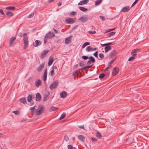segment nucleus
<instances>
[{"instance_id": "obj_5", "label": "nucleus", "mask_w": 149, "mask_h": 149, "mask_svg": "<svg viewBox=\"0 0 149 149\" xmlns=\"http://www.w3.org/2000/svg\"><path fill=\"white\" fill-rule=\"evenodd\" d=\"M119 69L117 67H114L113 69L112 74L113 76L116 75L119 71Z\"/></svg>"}, {"instance_id": "obj_43", "label": "nucleus", "mask_w": 149, "mask_h": 149, "mask_svg": "<svg viewBox=\"0 0 149 149\" xmlns=\"http://www.w3.org/2000/svg\"><path fill=\"white\" fill-rule=\"evenodd\" d=\"M64 140L66 141H68L69 140L68 137L67 135H65V136L64 137Z\"/></svg>"}, {"instance_id": "obj_63", "label": "nucleus", "mask_w": 149, "mask_h": 149, "mask_svg": "<svg viewBox=\"0 0 149 149\" xmlns=\"http://www.w3.org/2000/svg\"><path fill=\"white\" fill-rule=\"evenodd\" d=\"M45 38H45L44 39V43L45 44H46L47 41V39H46Z\"/></svg>"}, {"instance_id": "obj_45", "label": "nucleus", "mask_w": 149, "mask_h": 149, "mask_svg": "<svg viewBox=\"0 0 149 149\" xmlns=\"http://www.w3.org/2000/svg\"><path fill=\"white\" fill-rule=\"evenodd\" d=\"M50 74L52 76H53L54 75V70L53 69L50 72Z\"/></svg>"}, {"instance_id": "obj_48", "label": "nucleus", "mask_w": 149, "mask_h": 149, "mask_svg": "<svg viewBox=\"0 0 149 149\" xmlns=\"http://www.w3.org/2000/svg\"><path fill=\"white\" fill-rule=\"evenodd\" d=\"M111 67V65H108V66L105 69V71H107V70L109 69Z\"/></svg>"}, {"instance_id": "obj_18", "label": "nucleus", "mask_w": 149, "mask_h": 149, "mask_svg": "<svg viewBox=\"0 0 149 149\" xmlns=\"http://www.w3.org/2000/svg\"><path fill=\"white\" fill-rule=\"evenodd\" d=\"M117 54V51L115 50H113L110 53V56L111 57H112L116 55Z\"/></svg>"}, {"instance_id": "obj_57", "label": "nucleus", "mask_w": 149, "mask_h": 149, "mask_svg": "<svg viewBox=\"0 0 149 149\" xmlns=\"http://www.w3.org/2000/svg\"><path fill=\"white\" fill-rule=\"evenodd\" d=\"M91 140L93 142L96 141H97V139L96 138H92Z\"/></svg>"}, {"instance_id": "obj_8", "label": "nucleus", "mask_w": 149, "mask_h": 149, "mask_svg": "<svg viewBox=\"0 0 149 149\" xmlns=\"http://www.w3.org/2000/svg\"><path fill=\"white\" fill-rule=\"evenodd\" d=\"M89 58L90 59L87 62L86 64L87 65H88L92 63H94L95 62V58L92 56H90L89 57Z\"/></svg>"}, {"instance_id": "obj_25", "label": "nucleus", "mask_w": 149, "mask_h": 149, "mask_svg": "<svg viewBox=\"0 0 149 149\" xmlns=\"http://www.w3.org/2000/svg\"><path fill=\"white\" fill-rule=\"evenodd\" d=\"M104 49L105 52H107L111 49V47L110 46H107L105 47Z\"/></svg>"}, {"instance_id": "obj_54", "label": "nucleus", "mask_w": 149, "mask_h": 149, "mask_svg": "<svg viewBox=\"0 0 149 149\" xmlns=\"http://www.w3.org/2000/svg\"><path fill=\"white\" fill-rule=\"evenodd\" d=\"M115 60V59H114L112 60L109 63L108 65H111V64H112L114 61Z\"/></svg>"}, {"instance_id": "obj_38", "label": "nucleus", "mask_w": 149, "mask_h": 149, "mask_svg": "<svg viewBox=\"0 0 149 149\" xmlns=\"http://www.w3.org/2000/svg\"><path fill=\"white\" fill-rule=\"evenodd\" d=\"M90 45V43L89 42H86L84 43L83 45L82 46V48H84L86 46L89 45Z\"/></svg>"}, {"instance_id": "obj_16", "label": "nucleus", "mask_w": 149, "mask_h": 149, "mask_svg": "<svg viewBox=\"0 0 149 149\" xmlns=\"http://www.w3.org/2000/svg\"><path fill=\"white\" fill-rule=\"evenodd\" d=\"M130 8L129 6H126L123 8L121 10V11H123L124 12H126L130 10Z\"/></svg>"}, {"instance_id": "obj_24", "label": "nucleus", "mask_w": 149, "mask_h": 149, "mask_svg": "<svg viewBox=\"0 0 149 149\" xmlns=\"http://www.w3.org/2000/svg\"><path fill=\"white\" fill-rule=\"evenodd\" d=\"M132 56L128 58V61H131L132 60H133L135 58V56L136 55V54H132Z\"/></svg>"}, {"instance_id": "obj_20", "label": "nucleus", "mask_w": 149, "mask_h": 149, "mask_svg": "<svg viewBox=\"0 0 149 149\" xmlns=\"http://www.w3.org/2000/svg\"><path fill=\"white\" fill-rule=\"evenodd\" d=\"M67 95V93L66 92L63 91L60 93V96L61 98H65L66 96Z\"/></svg>"}, {"instance_id": "obj_36", "label": "nucleus", "mask_w": 149, "mask_h": 149, "mask_svg": "<svg viewBox=\"0 0 149 149\" xmlns=\"http://www.w3.org/2000/svg\"><path fill=\"white\" fill-rule=\"evenodd\" d=\"M85 65V63L84 61H82L79 63V65L80 67H83Z\"/></svg>"}, {"instance_id": "obj_44", "label": "nucleus", "mask_w": 149, "mask_h": 149, "mask_svg": "<svg viewBox=\"0 0 149 149\" xmlns=\"http://www.w3.org/2000/svg\"><path fill=\"white\" fill-rule=\"evenodd\" d=\"M88 32L90 34H93L96 33L95 31H88Z\"/></svg>"}, {"instance_id": "obj_47", "label": "nucleus", "mask_w": 149, "mask_h": 149, "mask_svg": "<svg viewBox=\"0 0 149 149\" xmlns=\"http://www.w3.org/2000/svg\"><path fill=\"white\" fill-rule=\"evenodd\" d=\"M82 58H83L85 60L88 58H89V57L86 56H82Z\"/></svg>"}, {"instance_id": "obj_55", "label": "nucleus", "mask_w": 149, "mask_h": 149, "mask_svg": "<svg viewBox=\"0 0 149 149\" xmlns=\"http://www.w3.org/2000/svg\"><path fill=\"white\" fill-rule=\"evenodd\" d=\"M100 18L102 21H104L105 20V18H104V17L102 16H100Z\"/></svg>"}, {"instance_id": "obj_60", "label": "nucleus", "mask_w": 149, "mask_h": 149, "mask_svg": "<svg viewBox=\"0 0 149 149\" xmlns=\"http://www.w3.org/2000/svg\"><path fill=\"white\" fill-rule=\"evenodd\" d=\"M93 65H90V66H86V68H91L93 66Z\"/></svg>"}, {"instance_id": "obj_40", "label": "nucleus", "mask_w": 149, "mask_h": 149, "mask_svg": "<svg viewBox=\"0 0 149 149\" xmlns=\"http://www.w3.org/2000/svg\"><path fill=\"white\" fill-rule=\"evenodd\" d=\"M92 48L90 46L88 47L86 49V50L88 52H89L91 51H92Z\"/></svg>"}, {"instance_id": "obj_9", "label": "nucleus", "mask_w": 149, "mask_h": 149, "mask_svg": "<svg viewBox=\"0 0 149 149\" xmlns=\"http://www.w3.org/2000/svg\"><path fill=\"white\" fill-rule=\"evenodd\" d=\"M45 109L44 107H41L39 109L38 112L36 113L37 115H41L43 112V111Z\"/></svg>"}, {"instance_id": "obj_26", "label": "nucleus", "mask_w": 149, "mask_h": 149, "mask_svg": "<svg viewBox=\"0 0 149 149\" xmlns=\"http://www.w3.org/2000/svg\"><path fill=\"white\" fill-rule=\"evenodd\" d=\"M6 9L9 10H14L15 9V7L12 6H8L6 7Z\"/></svg>"}, {"instance_id": "obj_53", "label": "nucleus", "mask_w": 149, "mask_h": 149, "mask_svg": "<svg viewBox=\"0 0 149 149\" xmlns=\"http://www.w3.org/2000/svg\"><path fill=\"white\" fill-rule=\"evenodd\" d=\"M13 113H14L15 114L17 115L18 114V113L19 112V111L17 110L14 111L13 112Z\"/></svg>"}, {"instance_id": "obj_41", "label": "nucleus", "mask_w": 149, "mask_h": 149, "mask_svg": "<svg viewBox=\"0 0 149 149\" xmlns=\"http://www.w3.org/2000/svg\"><path fill=\"white\" fill-rule=\"evenodd\" d=\"M105 76V74L104 73H102L100 74L99 76V78L100 79H102Z\"/></svg>"}, {"instance_id": "obj_39", "label": "nucleus", "mask_w": 149, "mask_h": 149, "mask_svg": "<svg viewBox=\"0 0 149 149\" xmlns=\"http://www.w3.org/2000/svg\"><path fill=\"white\" fill-rule=\"evenodd\" d=\"M48 98V96L47 95H44L43 97V101H45L47 100Z\"/></svg>"}, {"instance_id": "obj_62", "label": "nucleus", "mask_w": 149, "mask_h": 149, "mask_svg": "<svg viewBox=\"0 0 149 149\" xmlns=\"http://www.w3.org/2000/svg\"><path fill=\"white\" fill-rule=\"evenodd\" d=\"M53 30L54 31V32L56 33H59V32H58V31L57 30H56L54 28L53 29Z\"/></svg>"}, {"instance_id": "obj_50", "label": "nucleus", "mask_w": 149, "mask_h": 149, "mask_svg": "<svg viewBox=\"0 0 149 149\" xmlns=\"http://www.w3.org/2000/svg\"><path fill=\"white\" fill-rule=\"evenodd\" d=\"M138 0H136L132 4V5L131 7H133L134 5L136 4Z\"/></svg>"}, {"instance_id": "obj_12", "label": "nucleus", "mask_w": 149, "mask_h": 149, "mask_svg": "<svg viewBox=\"0 0 149 149\" xmlns=\"http://www.w3.org/2000/svg\"><path fill=\"white\" fill-rule=\"evenodd\" d=\"M48 52L49 51L48 50L43 51L41 55V58H44L45 57L46 54L48 53Z\"/></svg>"}, {"instance_id": "obj_58", "label": "nucleus", "mask_w": 149, "mask_h": 149, "mask_svg": "<svg viewBox=\"0 0 149 149\" xmlns=\"http://www.w3.org/2000/svg\"><path fill=\"white\" fill-rule=\"evenodd\" d=\"M0 13L3 15H4V14L3 10L1 9H0Z\"/></svg>"}, {"instance_id": "obj_49", "label": "nucleus", "mask_w": 149, "mask_h": 149, "mask_svg": "<svg viewBox=\"0 0 149 149\" xmlns=\"http://www.w3.org/2000/svg\"><path fill=\"white\" fill-rule=\"evenodd\" d=\"M35 106H34L33 107H31L30 108V110H31V112H33L34 111V110L35 109Z\"/></svg>"}, {"instance_id": "obj_1", "label": "nucleus", "mask_w": 149, "mask_h": 149, "mask_svg": "<svg viewBox=\"0 0 149 149\" xmlns=\"http://www.w3.org/2000/svg\"><path fill=\"white\" fill-rule=\"evenodd\" d=\"M23 41L24 44V49H26L29 45L28 38L26 33H24L23 34Z\"/></svg>"}, {"instance_id": "obj_10", "label": "nucleus", "mask_w": 149, "mask_h": 149, "mask_svg": "<svg viewBox=\"0 0 149 149\" xmlns=\"http://www.w3.org/2000/svg\"><path fill=\"white\" fill-rule=\"evenodd\" d=\"M71 41V38L70 36L66 38L65 40V43L66 44L70 43Z\"/></svg>"}, {"instance_id": "obj_59", "label": "nucleus", "mask_w": 149, "mask_h": 149, "mask_svg": "<svg viewBox=\"0 0 149 149\" xmlns=\"http://www.w3.org/2000/svg\"><path fill=\"white\" fill-rule=\"evenodd\" d=\"M100 45L103 47L108 46L107 43L104 44H100Z\"/></svg>"}, {"instance_id": "obj_32", "label": "nucleus", "mask_w": 149, "mask_h": 149, "mask_svg": "<svg viewBox=\"0 0 149 149\" xmlns=\"http://www.w3.org/2000/svg\"><path fill=\"white\" fill-rule=\"evenodd\" d=\"M96 136L98 138H100L102 137V135L99 132H97L96 134Z\"/></svg>"}, {"instance_id": "obj_34", "label": "nucleus", "mask_w": 149, "mask_h": 149, "mask_svg": "<svg viewBox=\"0 0 149 149\" xmlns=\"http://www.w3.org/2000/svg\"><path fill=\"white\" fill-rule=\"evenodd\" d=\"M115 33H116L115 32H111L108 34L107 36H108V37H110L111 36L114 35L115 34Z\"/></svg>"}, {"instance_id": "obj_4", "label": "nucleus", "mask_w": 149, "mask_h": 149, "mask_svg": "<svg viewBox=\"0 0 149 149\" xmlns=\"http://www.w3.org/2000/svg\"><path fill=\"white\" fill-rule=\"evenodd\" d=\"M55 35L53 33H52L51 31H49L48 33L46 34L45 38H50L53 37Z\"/></svg>"}, {"instance_id": "obj_52", "label": "nucleus", "mask_w": 149, "mask_h": 149, "mask_svg": "<svg viewBox=\"0 0 149 149\" xmlns=\"http://www.w3.org/2000/svg\"><path fill=\"white\" fill-rule=\"evenodd\" d=\"M68 149H73V148L70 145H69L68 146Z\"/></svg>"}, {"instance_id": "obj_28", "label": "nucleus", "mask_w": 149, "mask_h": 149, "mask_svg": "<svg viewBox=\"0 0 149 149\" xmlns=\"http://www.w3.org/2000/svg\"><path fill=\"white\" fill-rule=\"evenodd\" d=\"M79 8L83 12H86L87 10V9L86 8H84V7L79 6Z\"/></svg>"}, {"instance_id": "obj_31", "label": "nucleus", "mask_w": 149, "mask_h": 149, "mask_svg": "<svg viewBox=\"0 0 149 149\" xmlns=\"http://www.w3.org/2000/svg\"><path fill=\"white\" fill-rule=\"evenodd\" d=\"M102 2V0H97L95 3V5L96 6L99 5Z\"/></svg>"}, {"instance_id": "obj_11", "label": "nucleus", "mask_w": 149, "mask_h": 149, "mask_svg": "<svg viewBox=\"0 0 149 149\" xmlns=\"http://www.w3.org/2000/svg\"><path fill=\"white\" fill-rule=\"evenodd\" d=\"M41 44L42 42L40 41L37 40L35 41L33 45L34 47H37L40 45Z\"/></svg>"}, {"instance_id": "obj_30", "label": "nucleus", "mask_w": 149, "mask_h": 149, "mask_svg": "<svg viewBox=\"0 0 149 149\" xmlns=\"http://www.w3.org/2000/svg\"><path fill=\"white\" fill-rule=\"evenodd\" d=\"M54 61V59L53 58H51L50 59L49 61L48 65L49 66H50L52 63Z\"/></svg>"}, {"instance_id": "obj_33", "label": "nucleus", "mask_w": 149, "mask_h": 149, "mask_svg": "<svg viewBox=\"0 0 149 149\" xmlns=\"http://www.w3.org/2000/svg\"><path fill=\"white\" fill-rule=\"evenodd\" d=\"M66 116V114H65L64 113H63L61 115L60 118H59V120H61L62 119H63V118H64L65 117V116Z\"/></svg>"}, {"instance_id": "obj_15", "label": "nucleus", "mask_w": 149, "mask_h": 149, "mask_svg": "<svg viewBox=\"0 0 149 149\" xmlns=\"http://www.w3.org/2000/svg\"><path fill=\"white\" fill-rule=\"evenodd\" d=\"M41 84L42 83L40 79H39L35 81V85L37 87H39V86L41 85Z\"/></svg>"}, {"instance_id": "obj_3", "label": "nucleus", "mask_w": 149, "mask_h": 149, "mask_svg": "<svg viewBox=\"0 0 149 149\" xmlns=\"http://www.w3.org/2000/svg\"><path fill=\"white\" fill-rule=\"evenodd\" d=\"M76 19L74 18H68L65 20V22L68 24H71L74 23Z\"/></svg>"}, {"instance_id": "obj_6", "label": "nucleus", "mask_w": 149, "mask_h": 149, "mask_svg": "<svg viewBox=\"0 0 149 149\" xmlns=\"http://www.w3.org/2000/svg\"><path fill=\"white\" fill-rule=\"evenodd\" d=\"M79 20L83 22H85L88 20V17L86 15H84L79 18Z\"/></svg>"}, {"instance_id": "obj_22", "label": "nucleus", "mask_w": 149, "mask_h": 149, "mask_svg": "<svg viewBox=\"0 0 149 149\" xmlns=\"http://www.w3.org/2000/svg\"><path fill=\"white\" fill-rule=\"evenodd\" d=\"M19 101L20 102L23 103L24 104H25L26 103V98L25 97H23L20 98L19 100Z\"/></svg>"}, {"instance_id": "obj_42", "label": "nucleus", "mask_w": 149, "mask_h": 149, "mask_svg": "<svg viewBox=\"0 0 149 149\" xmlns=\"http://www.w3.org/2000/svg\"><path fill=\"white\" fill-rule=\"evenodd\" d=\"M99 57L101 58H103L104 57V55L102 53H100L99 54Z\"/></svg>"}, {"instance_id": "obj_21", "label": "nucleus", "mask_w": 149, "mask_h": 149, "mask_svg": "<svg viewBox=\"0 0 149 149\" xmlns=\"http://www.w3.org/2000/svg\"><path fill=\"white\" fill-rule=\"evenodd\" d=\"M141 50L140 49H133L131 52V54H137L136 53L139 52Z\"/></svg>"}, {"instance_id": "obj_46", "label": "nucleus", "mask_w": 149, "mask_h": 149, "mask_svg": "<svg viewBox=\"0 0 149 149\" xmlns=\"http://www.w3.org/2000/svg\"><path fill=\"white\" fill-rule=\"evenodd\" d=\"M34 13H31L30 14L28 17L29 18H31L33 17L34 16Z\"/></svg>"}, {"instance_id": "obj_14", "label": "nucleus", "mask_w": 149, "mask_h": 149, "mask_svg": "<svg viewBox=\"0 0 149 149\" xmlns=\"http://www.w3.org/2000/svg\"><path fill=\"white\" fill-rule=\"evenodd\" d=\"M89 2L88 0H84L80 1L78 3V5H82L83 4H86Z\"/></svg>"}, {"instance_id": "obj_2", "label": "nucleus", "mask_w": 149, "mask_h": 149, "mask_svg": "<svg viewBox=\"0 0 149 149\" xmlns=\"http://www.w3.org/2000/svg\"><path fill=\"white\" fill-rule=\"evenodd\" d=\"M58 85V81L57 80L54 81L49 86L51 90L56 88Z\"/></svg>"}, {"instance_id": "obj_61", "label": "nucleus", "mask_w": 149, "mask_h": 149, "mask_svg": "<svg viewBox=\"0 0 149 149\" xmlns=\"http://www.w3.org/2000/svg\"><path fill=\"white\" fill-rule=\"evenodd\" d=\"M78 27V25H76L74 26L72 29V30H73L75 29L76 28H77Z\"/></svg>"}, {"instance_id": "obj_7", "label": "nucleus", "mask_w": 149, "mask_h": 149, "mask_svg": "<svg viewBox=\"0 0 149 149\" xmlns=\"http://www.w3.org/2000/svg\"><path fill=\"white\" fill-rule=\"evenodd\" d=\"M45 64L44 62H42L41 65L37 68V70L38 72H40L42 70L44 67Z\"/></svg>"}, {"instance_id": "obj_13", "label": "nucleus", "mask_w": 149, "mask_h": 149, "mask_svg": "<svg viewBox=\"0 0 149 149\" xmlns=\"http://www.w3.org/2000/svg\"><path fill=\"white\" fill-rule=\"evenodd\" d=\"M16 38L15 36L12 37L10 38L9 40V45H10L11 46L14 42Z\"/></svg>"}, {"instance_id": "obj_35", "label": "nucleus", "mask_w": 149, "mask_h": 149, "mask_svg": "<svg viewBox=\"0 0 149 149\" xmlns=\"http://www.w3.org/2000/svg\"><path fill=\"white\" fill-rule=\"evenodd\" d=\"M6 14L10 16H12L13 15V13L10 11L7 12L6 13Z\"/></svg>"}, {"instance_id": "obj_29", "label": "nucleus", "mask_w": 149, "mask_h": 149, "mask_svg": "<svg viewBox=\"0 0 149 149\" xmlns=\"http://www.w3.org/2000/svg\"><path fill=\"white\" fill-rule=\"evenodd\" d=\"M57 109H58V108L57 107L54 106H52L49 108V111H53Z\"/></svg>"}, {"instance_id": "obj_56", "label": "nucleus", "mask_w": 149, "mask_h": 149, "mask_svg": "<svg viewBox=\"0 0 149 149\" xmlns=\"http://www.w3.org/2000/svg\"><path fill=\"white\" fill-rule=\"evenodd\" d=\"M78 127L80 128H81V129H84V125H81L78 126Z\"/></svg>"}, {"instance_id": "obj_17", "label": "nucleus", "mask_w": 149, "mask_h": 149, "mask_svg": "<svg viewBox=\"0 0 149 149\" xmlns=\"http://www.w3.org/2000/svg\"><path fill=\"white\" fill-rule=\"evenodd\" d=\"M41 99V95L39 93H37L36 94V101H38Z\"/></svg>"}, {"instance_id": "obj_19", "label": "nucleus", "mask_w": 149, "mask_h": 149, "mask_svg": "<svg viewBox=\"0 0 149 149\" xmlns=\"http://www.w3.org/2000/svg\"><path fill=\"white\" fill-rule=\"evenodd\" d=\"M47 69L46 68L44 72L43 76L44 77L43 80L44 81H45L47 80Z\"/></svg>"}, {"instance_id": "obj_23", "label": "nucleus", "mask_w": 149, "mask_h": 149, "mask_svg": "<svg viewBox=\"0 0 149 149\" xmlns=\"http://www.w3.org/2000/svg\"><path fill=\"white\" fill-rule=\"evenodd\" d=\"M78 138L79 140L83 141H84L85 139L84 137L82 135H79Z\"/></svg>"}, {"instance_id": "obj_51", "label": "nucleus", "mask_w": 149, "mask_h": 149, "mask_svg": "<svg viewBox=\"0 0 149 149\" xmlns=\"http://www.w3.org/2000/svg\"><path fill=\"white\" fill-rule=\"evenodd\" d=\"M98 52L96 51L95 53H94L93 54V55L95 56V57L97 58L98 57Z\"/></svg>"}, {"instance_id": "obj_64", "label": "nucleus", "mask_w": 149, "mask_h": 149, "mask_svg": "<svg viewBox=\"0 0 149 149\" xmlns=\"http://www.w3.org/2000/svg\"><path fill=\"white\" fill-rule=\"evenodd\" d=\"M76 13V12H72L70 14L71 15H74Z\"/></svg>"}, {"instance_id": "obj_27", "label": "nucleus", "mask_w": 149, "mask_h": 149, "mask_svg": "<svg viewBox=\"0 0 149 149\" xmlns=\"http://www.w3.org/2000/svg\"><path fill=\"white\" fill-rule=\"evenodd\" d=\"M79 72L76 71L74 72L72 74V76L74 77V78L76 77L77 76H78L79 75Z\"/></svg>"}, {"instance_id": "obj_37", "label": "nucleus", "mask_w": 149, "mask_h": 149, "mask_svg": "<svg viewBox=\"0 0 149 149\" xmlns=\"http://www.w3.org/2000/svg\"><path fill=\"white\" fill-rule=\"evenodd\" d=\"M32 98V96L31 95H29L27 97V100L29 102H30Z\"/></svg>"}]
</instances>
